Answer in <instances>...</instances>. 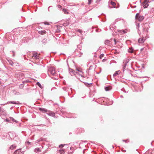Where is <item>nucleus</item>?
Masks as SVG:
<instances>
[{
	"mask_svg": "<svg viewBox=\"0 0 154 154\" xmlns=\"http://www.w3.org/2000/svg\"><path fill=\"white\" fill-rule=\"evenodd\" d=\"M76 70H77V71H79V72H81V71L80 70H79V69H76Z\"/></svg>",
	"mask_w": 154,
	"mask_h": 154,
	"instance_id": "8fccbe9b",
	"label": "nucleus"
},
{
	"mask_svg": "<svg viewBox=\"0 0 154 154\" xmlns=\"http://www.w3.org/2000/svg\"><path fill=\"white\" fill-rule=\"evenodd\" d=\"M103 61H104V59H103Z\"/></svg>",
	"mask_w": 154,
	"mask_h": 154,
	"instance_id": "0e129e2a",
	"label": "nucleus"
},
{
	"mask_svg": "<svg viewBox=\"0 0 154 154\" xmlns=\"http://www.w3.org/2000/svg\"><path fill=\"white\" fill-rule=\"evenodd\" d=\"M39 34H41V35H43L45 33L46 31L45 30H41L39 31L38 32Z\"/></svg>",
	"mask_w": 154,
	"mask_h": 154,
	"instance_id": "aec40b11",
	"label": "nucleus"
},
{
	"mask_svg": "<svg viewBox=\"0 0 154 154\" xmlns=\"http://www.w3.org/2000/svg\"><path fill=\"white\" fill-rule=\"evenodd\" d=\"M79 51H80V50H79V49L75 50L74 52V54L76 56H79V57H80L81 55L82 54V53H81Z\"/></svg>",
	"mask_w": 154,
	"mask_h": 154,
	"instance_id": "39448f33",
	"label": "nucleus"
},
{
	"mask_svg": "<svg viewBox=\"0 0 154 154\" xmlns=\"http://www.w3.org/2000/svg\"><path fill=\"white\" fill-rule=\"evenodd\" d=\"M36 84L38 85L40 88H42V86L41 84L40 83V82H37L36 83Z\"/></svg>",
	"mask_w": 154,
	"mask_h": 154,
	"instance_id": "c756f323",
	"label": "nucleus"
},
{
	"mask_svg": "<svg viewBox=\"0 0 154 154\" xmlns=\"http://www.w3.org/2000/svg\"><path fill=\"white\" fill-rule=\"evenodd\" d=\"M40 148H37L35 149L34 150V151L36 153L39 152L41 151Z\"/></svg>",
	"mask_w": 154,
	"mask_h": 154,
	"instance_id": "a211bd4d",
	"label": "nucleus"
},
{
	"mask_svg": "<svg viewBox=\"0 0 154 154\" xmlns=\"http://www.w3.org/2000/svg\"><path fill=\"white\" fill-rule=\"evenodd\" d=\"M9 63L10 64H11V65H12L13 64H14V63L11 60H10V61H9Z\"/></svg>",
	"mask_w": 154,
	"mask_h": 154,
	"instance_id": "473e14b6",
	"label": "nucleus"
},
{
	"mask_svg": "<svg viewBox=\"0 0 154 154\" xmlns=\"http://www.w3.org/2000/svg\"><path fill=\"white\" fill-rule=\"evenodd\" d=\"M120 97H121V98H123V96H121Z\"/></svg>",
	"mask_w": 154,
	"mask_h": 154,
	"instance_id": "5fc2aeb1",
	"label": "nucleus"
},
{
	"mask_svg": "<svg viewBox=\"0 0 154 154\" xmlns=\"http://www.w3.org/2000/svg\"><path fill=\"white\" fill-rule=\"evenodd\" d=\"M134 49L132 48H129V49L128 50V52L132 53L133 52Z\"/></svg>",
	"mask_w": 154,
	"mask_h": 154,
	"instance_id": "4be33fe9",
	"label": "nucleus"
},
{
	"mask_svg": "<svg viewBox=\"0 0 154 154\" xmlns=\"http://www.w3.org/2000/svg\"><path fill=\"white\" fill-rule=\"evenodd\" d=\"M8 103L13 104H19L20 103H19V101H17V102H16L15 101H8L7 103H5L4 104H2V105H5V104H7Z\"/></svg>",
	"mask_w": 154,
	"mask_h": 154,
	"instance_id": "0eeeda50",
	"label": "nucleus"
},
{
	"mask_svg": "<svg viewBox=\"0 0 154 154\" xmlns=\"http://www.w3.org/2000/svg\"><path fill=\"white\" fill-rule=\"evenodd\" d=\"M149 0H144V1H146V2H149Z\"/></svg>",
	"mask_w": 154,
	"mask_h": 154,
	"instance_id": "de8ad7c7",
	"label": "nucleus"
},
{
	"mask_svg": "<svg viewBox=\"0 0 154 154\" xmlns=\"http://www.w3.org/2000/svg\"><path fill=\"white\" fill-rule=\"evenodd\" d=\"M121 73V71L120 70H118L117 71H116L115 73L113 75V77H115L117 75Z\"/></svg>",
	"mask_w": 154,
	"mask_h": 154,
	"instance_id": "2eb2a0df",
	"label": "nucleus"
},
{
	"mask_svg": "<svg viewBox=\"0 0 154 154\" xmlns=\"http://www.w3.org/2000/svg\"><path fill=\"white\" fill-rule=\"evenodd\" d=\"M21 149L19 148L15 150L13 153L14 154H20V152H21Z\"/></svg>",
	"mask_w": 154,
	"mask_h": 154,
	"instance_id": "9b49d317",
	"label": "nucleus"
},
{
	"mask_svg": "<svg viewBox=\"0 0 154 154\" xmlns=\"http://www.w3.org/2000/svg\"><path fill=\"white\" fill-rule=\"evenodd\" d=\"M56 32H60V30L59 29H57Z\"/></svg>",
	"mask_w": 154,
	"mask_h": 154,
	"instance_id": "a18cd8bd",
	"label": "nucleus"
},
{
	"mask_svg": "<svg viewBox=\"0 0 154 154\" xmlns=\"http://www.w3.org/2000/svg\"><path fill=\"white\" fill-rule=\"evenodd\" d=\"M38 109L42 113H46L48 115V113H47L48 110L47 109L39 107L38 108Z\"/></svg>",
	"mask_w": 154,
	"mask_h": 154,
	"instance_id": "20e7f679",
	"label": "nucleus"
},
{
	"mask_svg": "<svg viewBox=\"0 0 154 154\" xmlns=\"http://www.w3.org/2000/svg\"><path fill=\"white\" fill-rule=\"evenodd\" d=\"M42 43L44 44H45L46 43H47V39H43L42 41Z\"/></svg>",
	"mask_w": 154,
	"mask_h": 154,
	"instance_id": "393cba45",
	"label": "nucleus"
},
{
	"mask_svg": "<svg viewBox=\"0 0 154 154\" xmlns=\"http://www.w3.org/2000/svg\"><path fill=\"white\" fill-rule=\"evenodd\" d=\"M78 31L79 32V33H82V32H83V31L81 29H78Z\"/></svg>",
	"mask_w": 154,
	"mask_h": 154,
	"instance_id": "f704fd0d",
	"label": "nucleus"
},
{
	"mask_svg": "<svg viewBox=\"0 0 154 154\" xmlns=\"http://www.w3.org/2000/svg\"><path fill=\"white\" fill-rule=\"evenodd\" d=\"M44 23L45 25H48V22H45L43 23Z\"/></svg>",
	"mask_w": 154,
	"mask_h": 154,
	"instance_id": "72a5a7b5",
	"label": "nucleus"
},
{
	"mask_svg": "<svg viewBox=\"0 0 154 154\" xmlns=\"http://www.w3.org/2000/svg\"><path fill=\"white\" fill-rule=\"evenodd\" d=\"M123 32H124V33H125V32L123 31Z\"/></svg>",
	"mask_w": 154,
	"mask_h": 154,
	"instance_id": "338daca9",
	"label": "nucleus"
},
{
	"mask_svg": "<svg viewBox=\"0 0 154 154\" xmlns=\"http://www.w3.org/2000/svg\"><path fill=\"white\" fill-rule=\"evenodd\" d=\"M36 11V10H35V11Z\"/></svg>",
	"mask_w": 154,
	"mask_h": 154,
	"instance_id": "774afa93",
	"label": "nucleus"
},
{
	"mask_svg": "<svg viewBox=\"0 0 154 154\" xmlns=\"http://www.w3.org/2000/svg\"><path fill=\"white\" fill-rule=\"evenodd\" d=\"M146 32H148V28H147L146 29Z\"/></svg>",
	"mask_w": 154,
	"mask_h": 154,
	"instance_id": "603ef678",
	"label": "nucleus"
},
{
	"mask_svg": "<svg viewBox=\"0 0 154 154\" xmlns=\"http://www.w3.org/2000/svg\"><path fill=\"white\" fill-rule=\"evenodd\" d=\"M21 124L20 123L17 126L19 127H20L21 126Z\"/></svg>",
	"mask_w": 154,
	"mask_h": 154,
	"instance_id": "09e8293b",
	"label": "nucleus"
},
{
	"mask_svg": "<svg viewBox=\"0 0 154 154\" xmlns=\"http://www.w3.org/2000/svg\"><path fill=\"white\" fill-rule=\"evenodd\" d=\"M23 83H31V81L28 80H25L23 81Z\"/></svg>",
	"mask_w": 154,
	"mask_h": 154,
	"instance_id": "bb28decb",
	"label": "nucleus"
},
{
	"mask_svg": "<svg viewBox=\"0 0 154 154\" xmlns=\"http://www.w3.org/2000/svg\"><path fill=\"white\" fill-rule=\"evenodd\" d=\"M10 120H11V121H12L13 122H16V123H17L18 122V121L15 120L13 117H10Z\"/></svg>",
	"mask_w": 154,
	"mask_h": 154,
	"instance_id": "5701e85b",
	"label": "nucleus"
},
{
	"mask_svg": "<svg viewBox=\"0 0 154 154\" xmlns=\"http://www.w3.org/2000/svg\"><path fill=\"white\" fill-rule=\"evenodd\" d=\"M42 140H37L36 141V143H38V142H40Z\"/></svg>",
	"mask_w": 154,
	"mask_h": 154,
	"instance_id": "37998d69",
	"label": "nucleus"
},
{
	"mask_svg": "<svg viewBox=\"0 0 154 154\" xmlns=\"http://www.w3.org/2000/svg\"><path fill=\"white\" fill-rule=\"evenodd\" d=\"M115 27H116V26L114 25V24L113 23L111 24L109 26V29L112 30H113Z\"/></svg>",
	"mask_w": 154,
	"mask_h": 154,
	"instance_id": "4468645a",
	"label": "nucleus"
},
{
	"mask_svg": "<svg viewBox=\"0 0 154 154\" xmlns=\"http://www.w3.org/2000/svg\"><path fill=\"white\" fill-rule=\"evenodd\" d=\"M149 3L148 2H146V1H143V3H142L141 4H143L144 8H147L149 6Z\"/></svg>",
	"mask_w": 154,
	"mask_h": 154,
	"instance_id": "9d476101",
	"label": "nucleus"
},
{
	"mask_svg": "<svg viewBox=\"0 0 154 154\" xmlns=\"http://www.w3.org/2000/svg\"><path fill=\"white\" fill-rule=\"evenodd\" d=\"M105 44L106 45H109L110 44V41L108 40H106L105 41Z\"/></svg>",
	"mask_w": 154,
	"mask_h": 154,
	"instance_id": "c85d7f7f",
	"label": "nucleus"
},
{
	"mask_svg": "<svg viewBox=\"0 0 154 154\" xmlns=\"http://www.w3.org/2000/svg\"><path fill=\"white\" fill-rule=\"evenodd\" d=\"M88 0V5H90L91 2L92 0Z\"/></svg>",
	"mask_w": 154,
	"mask_h": 154,
	"instance_id": "c9c22d12",
	"label": "nucleus"
},
{
	"mask_svg": "<svg viewBox=\"0 0 154 154\" xmlns=\"http://www.w3.org/2000/svg\"><path fill=\"white\" fill-rule=\"evenodd\" d=\"M69 24V22L68 21H66V23H64L63 24V25L64 26H66Z\"/></svg>",
	"mask_w": 154,
	"mask_h": 154,
	"instance_id": "cd10ccee",
	"label": "nucleus"
},
{
	"mask_svg": "<svg viewBox=\"0 0 154 154\" xmlns=\"http://www.w3.org/2000/svg\"><path fill=\"white\" fill-rule=\"evenodd\" d=\"M33 57H34L36 59H39V55L37 53H34L32 54Z\"/></svg>",
	"mask_w": 154,
	"mask_h": 154,
	"instance_id": "1a4fd4ad",
	"label": "nucleus"
},
{
	"mask_svg": "<svg viewBox=\"0 0 154 154\" xmlns=\"http://www.w3.org/2000/svg\"><path fill=\"white\" fill-rule=\"evenodd\" d=\"M69 74L72 76L76 75L78 72H75L73 69L69 68Z\"/></svg>",
	"mask_w": 154,
	"mask_h": 154,
	"instance_id": "7ed1b4c3",
	"label": "nucleus"
},
{
	"mask_svg": "<svg viewBox=\"0 0 154 154\" xmlns=\"http://www.w3.org/2000/svg\"><path fill=\"white\" fill-rule=\"evenodd\" d=\"M49 72H50L51 74L54 76L53 77H51L52 79H58V76H56V73L55 72V69L54 68L51 67L49 68Z\"/></svg>",
	"mask_w": 154,
	"mask_h": 154,
	"instance_id": "f257e3e1",
	"label": "nucleus"
},
{
	"mask_svg": "<svg viewBox=\"0 0 154 154\" xmlns=\"http://www.w3.org/2000/svg\"><path fill=\"white\" fill-rule=\"evenodd\" d=\"M0 114L1 115H5L6 114V111L2 108L1 107H0Z\"/></svg>",
	"mask_w": 154,
	"mask_h": 154,
	"instance_id": "6e6552de",
	"label": "nucleus"
},
{
	"mask_svg": "<svg viewBox=\"0 0 154 154\" xmlns=\"http://www.w3.org/2000/svg\"><path fill=\"white\" fill-rule=\"evenodd\" d=\"M63 89L64 91H67V88L66 87H63Z\"/></svg>",
	"mask_w": 154,
	"mask_h": 154,
	"instance_id": "e433bc0d",
	"label": "nucleus"
},
{
	"mask_svg": "<svg viewBox=\"0 0 154 154\" xmlns=\"http://www.w3.org/2000/svg\"><path fill=\"white\" fill-rule=\"evenodd\" d=\"M126 141H127V140H122V141L123 142H126Z\"/></svg>",
	"mask_w": 154,
	"mask_h": 154,
	"instance_id": "3c124183",
	"label": "nucleus"
},
{
	"mask_svg": "<svg viewBox=\"0 0 154 154\" xmlns=\"http://www.w3.org/2000/svg\"><path fill=\"white\" fill-rule=\"evenodd\" d=\"M47 73L48 74V69L47 70Z\"/></svg>",
	"mask_w": 154,
	"mask_h": 154,
	"instance_id": "bf43d9fd",
	"label": "nucleus"
},
{
	"mask_svg": "<svg viewBox=\"0 0 154 154\" xmlns=\"http://www.w3.org/2000/svg\"><path fill=\"white\" fill-rule=\"evenodd\" d=\"M55 115V113H54V112L49 110V116H54Z\"/></svg>",
	"mask_w": 154,
	"mask_h": 154,
	"instance_id": "f8f14e48",
	"label": "nucleus"
},
{
	"mask_svg": "<svg viewBox=\"0 0 154 154\" xmlns=\"http://www.w3.org/2000/svg\"><path fill=\"white\" fill-rule=\"evenodd\" d=\"M1 70H2V69H1V68H0V71H1Z\"/></svg>",
	"mask_w": 154,
	"mask_h": 154,
	"instance_id": "e2e57ef3",
	"label": "nucleus"
},
{
	"mask_svg": "<svg viewBox=\"0 0 154 154\" xmlns=\"http://www.w3.org/2000/svg\"><path fill=\"white\" fill-rule=\"evenodd\" d=\"M128 62V60L127 59H126L123 60V64L127 65V64Z\"/></svg>",
	"mask_w": 154,
	"mask_h": 154,
	"instance_id": "b1692460",
	"label": "nucleus"
},
{
	"mask_svg": "<svg viewBox=\"0 0 154 154\" xmlns=\"http://www.w3.org/2000/svg\"><path fill=\"white\" fill-rule=\"evenodd\" d=\"M24 153V151H21L20 152V154H23Z\"/></svg>",
	"mask_w": 154,
	"mask_h": 154,
	"instance_id": "c03bdc74",
	"label": "nucleus"
},
{
	"mask_svg": "<svg viewBox=\"0 0 154 154\" xmlns=\"http://www.w3.org/2000/svg\"><path fill=\"white\" fill-rule=\"evenodd\" d=\"M104 54H102L100 56V59H101L104 57Z\"/></svg>",
	"mask_w": 154,
	"mask_h": 154,
	"instance_id": "7c9ffc66",
	"label": "nucleus"
},
{
	"mask_svg": "<svg viewBox=\"0 0 154 154\" xmlns=\"http://www.w3.org/2000/svg\"><path fill=\"white\" fill-rule=\"evenodd\" d=\"M62 11L65 14H68L69 13V12L68 11V10L66 8H64L62 9Z\"/></svg>",
	"mask_w": 154,
	"mask_h": 154,
	"instance_id": "ddd939ff",
	"label": "nucleus"
},
{
	"mask_svg": "<svg viewBox=\"0 0 154 154\" xmlns=\"http://www.w3.org/2000/svg\"><path fill=\"white\" fill-rule=\"evenodd\" d=\"M127 66V65L123 64L122 65V68H123V71L124 72L125 70V68L126 67V66Z\"/></svg>",
	"mask_w": 154,
	"mask_h": 154,
	"instance_id": "a878e982",
	"label": "nucleus"
},
{
	"mask_svg": "<svg viewBox=\"0 0 154 154\" xmlns=\"http://www.w3.org/2000/svg\"><path fill=\"white\" fill-rule=\"evenodd\" d=\"M12 107H11V109H12Z\"/></svg>",
	"mask_w": 154,
	"mask_h": 154,
	"instance_id": "680f3d73",
	"label": "nucleus"
},
{
	"mask_svg": "<svg viewBox=\"0 0 154 154\" xmlns=\"http://www.w3.org/2000/svg\"><path fill=\"white\" fill-rule=\"evenodd\" d=\"M5 121L7 122H9L10 121V120L8 119H5Z\"/></svg>",
	"mask_w": 154,
	"mask_h": 154,
	"instance_id": "79ce46f5",
	"label": "nucleus"
},
{
	"mask_svg": "<svg viewBox=\"0 0 154 154\" xmlns=\"http://www.w3.org/2000/svg\"><path fill=\"white\" fill-rule=\"evenodd\" d=\"M93 66H91L89 67V70H90L91 69H92V68H93Z\"/></svg>",
	"mask_w": 154,
	"mask_h": 154,
	"instance_id": "ea45409f",
	"label": "nucleus"
},
{
	"mask_svg": "<svg viewBox=\"0 0 154 154\" xmlns=\"http://www.w3.org/2000/svg\"><path fill=\"white\" fill-rule=\"evenodd\" d=\"M137 26H138V27H139V23L137 24Z\"/></svg>",
	"mask_w": 154,
	"mask_h": 154,
	"instance_id": "864d4df0",
	"label": "nucleus"
},
{
	"mask_svg": "<svg viewBox=\"0 0 154 154\" xmlns=\"http://www.w3.org/2000/svg\"><path fill=\"white\" fill-rule=\"evenodd\" d=\"M144 18V17L140 15L139 13H137L135 15L136 19L140 22L142 21Z\"/></svg>",
	"mask_w": 154,
	"mask_h": 154,
	"instance_id": "f03ea898",
	"label": "nucleus"
},
{
	"mask_svg": "<svg viewBox=\"0 0 154 154\" xmlns=\"http://www.w3.org/2000/svg\"><path fill=\"white\" fill-rule=\"evenodd\" d=\"M114 42H115V44L116 45V43L117 42H118V41H116V39H114V40H113Z\"/></svg>",
	"mask_w": 154,
	"mask_h": 154,
	"instance_id": "4c0bfd02",
	"label": "nucleus"
},
{
	"mask_svg": "<svg viewBox=\"0 0 154 154\" xmlns=\"http://www.w3.org/2000/svg\"><path fill=\"white\" fill-rule=\"evenodd\" d=\"M110 3L111 5L113 6L114 8H115V6L116 5V4L115 2H114L111 1H109V3Z\"/></svg>",
	"mask_w": 154,
	"mask_h": 154,
	"instance_id": "6ab92c4d",
	"label": "nucleus"
},
{
	"mask_svg": "<svg viewBox=\"0 0 154 154\" xmlns=\"http://www.w3.org/2000/svg\"><path fill=\"white\" fill-rule=\"evenodd\" d=\"M72 147H71L70 148V149H72Z\"/></svg>",
	"mask_w": 154,
	"mask_h": 154,
	"instance_id": "052dcab7",
	"label": "nucleus"
},
{
	"mask_svg": "<svg viewBox=\"0 0 154 154\" xmlns=\"http://www.w3.org/2000/svg\"><path fill=\"white\" fill-rule=\"evenodd\" d=\"M96 31L97 32H98V30H97V29H96Z\"/></svg>",
	"mask_w": 154,
	"mask_h": 154,
	"instance_id": "13d9d810",
	"label": "nucleus"
},
{
	"mask_svg": "<svg viewBox=\"0 0 154 154\" xmlns=\"http://www.w3.org/2000/svg\"><path fill=\"white\" fill-rule=\"evenodd\" d=\"M8 135L11 140L14 139V138L16 137V134L12 132L9 133Z\"/></svg>",
	"mask_w": 154,
	"mask_h": 154,
	"instance_id": "423d86ee",
	"label": "nucleus"
},
{
	"mask_svg": "<svg viewBox=\"0 0 154 154\" xmlns=\"http://www.w3.org/2000/svg\"><path fill=\"white\" fill-rule=\"evenodd\" d=\"M111 88L109 86H106L105 87V90L106 91H108L111 89Z\"/></svg>",
	"mask_w": 154,
	"mask_h": 154,
	"instance_id": "f3484780",
	"label": "nucleus"
},
{
	"mask_svg": "<svg viewBox=\"0 0 154 154\" xmlns=\"http://www.w3.org/2000/svg\"><path fill=\"white\" fill-rule=\"evenodd\" d=\"M144 40H145L143 38H139L138 39V42L139 43H143L144 42Z\"/></svg>",
	"mask_w": 154,
	"mask_h": 154,
	"instance_id": "dca6fc26",
	"label": "nucleus"
},
{
	"mask_svg": "<svg viewBox=\"0 0 154 154\" xmlns=\"http://www.w3.org/2000/svg\"><path fill=\"white\" fill-rule=\"evenodd\" d=\"M143 31H145H145H145V29H144V28H143Z\"/></svg>",
	"mask_w": 154,
	"mask_h": 154,
	"instance_id": "6e6d98bb",
	"label": "nucleus"
},
{
	"mask_svg": "<svg viewBox=\"0 0 154 154\" xmlns=\"http://www.w3.org/2000/svg\"><path fill=\"white\" fill-rule=\"evenodd\" d=\"M16 147V146L14 145H11L10 147H9V148L11 150L14 149H15Z\"/></svg>",
	"mask_w": 154,
	"mask_h": 154,
	"instance_id": "412c9836",
	"label": "nucleus"
},
{
	"mask_svg": "<svg viewBox=\"0 0 154 154\" xmlns=\"http://www.w3.org/2000/svg\"><path fill=\"white\" fill-rule=\"evenodd\" d=\"M45 75V74H42V75Z\"/></svg>",
	"mask_w": 154,
	"mask_h": 154,
	"instance_id": "4d7b16f0",
	"label": "nucleus"
},
{
	"mask_svg": "<svg viewBox=\"0 0 154 154\" xmlns=\"http://www.w3.org/2000/svg\"><path fill=\"white\" fill-rule=\"evenodd\" d=\"M85 84L86 85L88 86V85L92 84V83H85Z\"/></svg>",
	"mask_w": 154,
	"mask_h": 154,
	"instance_id": "58836bf2",
	"label": "nucleus"
},
{
	"mask_svg": "<svg viewBox=\"0 0 154 154\" xmlns=\"http://www.w3.org/2000/svg\"><path fill=\"white\" fill-rule=\"evenodd\" d=\"M26 143H28L29 145L31 143L29 142V141H27Z\"/></svg>",
	"mask_w": 154,
	"mask_h": 154,
	"instance_id": "49530a36",
	"label": "nucleus"
},
{
	"mask_svg": "<svg viewBox=\"0 0 154 154\" xmlns=\"http://www.w3.org/2000/svg\"><path fill=\"white\" fill-rule=\"evenodd\" d=\"M57 6L58 8H62V6L60 5H57Z\"/></svg>",
	"mask_w": 154,
	"mask_h": 154,
	"instance_id": "a19ab883",
	"label": "nucleus"
},
{
	"mask_svg": "<svg viewBox=\"0 0 154 154\" xmlns=\"http://www.w3.org/2000/svg\"><path fill=\"white\" fill-rule=\"evenodd\" d=\"M66 0H63V1H65Z\"/></svg>",
	"mask_w": 154,
	"mask_h": 154,
	"instance_id": "69168bd1",
	"label": "nucleus"
},
{
	"mask_svg": "<svg viewBox=\"0 0 154 154\" xmlns=\"http://www.w3.org/2000/svg\"><path fill=\"white\" fill-rule=\"evenodd\" d=\"M65 145V144H60L59 146V147L60 148H62Z\"/></svg>",
	"mask_w": 154,
	"mask_h": 154,
	"instance_id": "2f4dec72",
	"label": "nucleus"
}]
</instances>
